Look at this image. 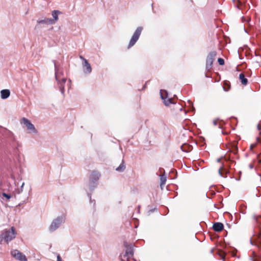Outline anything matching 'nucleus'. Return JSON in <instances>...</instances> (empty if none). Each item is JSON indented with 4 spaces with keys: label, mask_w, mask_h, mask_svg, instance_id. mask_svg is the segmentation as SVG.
<instances>
[{
    "label": "nucleus",
    "mask_w": 261,
    "mask_h": 261,
    "mask_svg": "<svg viewBox=\"0 0 261 261\" xmlns=\"http://www.w3.org/2000/svg\"><path fill=\"white\" fill-rule=\"evenodd\" d=\"M223 224L220 222L215 223L213 225V229L217 232L221 231L223 229Z\"/></svg>",
    "instance_id": "nucleus-14"
},
{
    "label": "nucleus",
    "mask_w": 261,
    "mask_h": 261,
    "mask_svg": "<svg viewBox=\"0 0 261 261\" xmlns=\"http://www.w3.org/2000/svg\"><path fill=\"white\" fill-rule=\"evenodd\" d=\"M182 151L185 152H189L192 150V147L187 144H184L180 147Z\"/></svg>",
    "instance_id": "nucleus-17"
},
{
    "label": "nucleus",
    "mask_w": 261,
    "mask_h": 261,
    "mask_svg": "<svg viewBox=\"0 0 261 261\" xmlns=\"http://www.w3.org/2000/svg\"><path fill=\"white\" fill-rule=\"evenodd\" d=\"M65 217L63 216L58 217L56 219H54L51 222L49 230L50 232H53L58 228L62 223L65 222Z\"/></svg>",
    "instance_id": "nucleus-3"
},
{
    "label": "nucleus",
    "mask_w": 261,
    "mask_h": 261,
    "mask_svg": "<svg viewBox=\"0 0 261 261\" xmlns=\"http://www.w3.org/2000/svg\"><path fill=\"white\" fill-rule=\"evenodd\" d=\"M249 167L250 169H252L253 168V165L252 164H250Z\"/></svg>",
    "instance_id": "nucleus-33"
},
{
    "label": "nucleus",
    "mask_w": 261,
    "mask_h": 261,
    "mask_svg": "<svg viewBox=\"0 0 261 261\" xmlns=\"http://www.w3.org/2000/svg\"><path fill=\"white\" fill-rule=\"evenodd\" d=\"M256 221H257V222L258 223H260V224H261V217H260V216H259V217L256 219Z\"/></svg>",
    "instance_id": "nucleus-26"
},
{
    "label": "nucleus",
    "mask_w": 261,
    "mask_h": 261,
    "mask_svg": "<svg viewBox=\"0 0 261 261\" xmlns=\"http://www.w3.org/2000/svg\"><path fill=\"white\" fill-rule=\"evenodd\" d=\"M218 62L220 65H223L224 64V60L222 58H219Z\"/></svg>",
    "instance_id": "nucleus-24"
},
{
    "label": "nucleus",
    "mask_w": 261,
    "mask_h": 261,
    "mask_svg": "<svg viewBox=\"0 0 261 261\" xmlns=\"http://www.w3.org/2000/svg\"><path fill=\"white\" fill-rule=\"evenodd\" d=\"M160 180H161V184L160 186L162 187V186L166 184V176L165 174H162L160 175Z\"/></svg>",
    "instance_id": "nucleus-20"
},
{
    "label": "nucleus",
    "mask_w": 261,
    "mask_h": 261,
    "mask_svg": "<svg viewBox=\"0 0 261 261\" xmlns=\"http://www.w3.org/2000/svg\"><path fill=\"white\" fill-rule=\"evenodd\" d=\"M38 24H54V21L51 18L45 17L43 19H39L37 21Z\"/></svg>",
    "instance_id": "nucleus-13"
},
{
    "label": "nucleus",
    "mask_w": 261,
    "mask_h": 261,
    "mask_svg": "<svg viewBox=\"0 0 261 261\" xmlns=\"http://www.w3.org/2000/svg\"><path fill=\"white\" fill-rule=\"evenodd\" d=\"M11 254L16 259L20 261H27L25 256L17 250L12 251Z\"/></svg>",
    "instance_id": "nucleus-8"
},
{
    "label": "nucleus",
    "mask_w": 261,
    "mask_h": 261,
    "mask_svg": "<svg viewBox=\"0 0 261 261\" xmlns=\"http://www.w3.org/2000/svg\"><path fill=\"white\" fill-rule=\"evenodd\" d=\"M2 195L4 197H6L7 199H9L11 197V195L10 194H7V193H3Z\"/></svg>",
    "instance_id": "nucleus-23"
},
{
    "label": "nucleus",
    "mask_w": 261,
    "mask_h": 261,
    "mask_svg": "<svg viewBox=\"0 0 261 261\" xmlns=\"http://www.w3.org/2000/svg\"><path fill=\"white\" fill-rule=\"evenodd\" d=\"M145 88V85H144V87H143V88L144 89V88Z\"/></svg>",
    "instance_id": "nucleus-39"
},
{
    "label": "nucleus",
    "mask_w": 261,
    "mask_h": 261,
    "mask_svg": "<svg viewBox=\"0 0 261 261\" xmlns=\"http://www.w3.org/2000/svg\"><path fill=\"white\" fill-rule=\"evenodd\" d=\"M213 124L214 125H215V126L217 125V124H218V121H217V120H214L213 121Z\"/></svg>",
    "instance_id": "nucleus-27"
},
{
    "label": "nucleus",
    "mask_w": 261,
    "mask_h": 261,
    "mask_svg": "<svg viewBox=\"0 0 261 261\" xmlns=\"http://www.w3.org/2000/svg\"><path fill=\"white\" fill-rule=\"evenodd\" d=\"M220 160H221V159H218L217 160V161H218V162H220Z\"/></svg>",
    "instance_id": "nucleus-37"
},
{
    "label": "nucleus",
    "mask_w": 261,
    "mask_h": 261,
    "mask_svg": "<svg viewBox=\"0 0 261 261\" xmlns=\"http://www.w3.org/2000/svg\"><path fill=\"white\" fill-rule=\"evenodd\" d=\"M256 140H257V142L258 143H261V139H260V138H259V137H257V138H256Z\"/></svg>",
    "instance_id": "nucleus-30"
},
{
    "label": "nucleus",
    "mask_w": 261,
    "mask_h": 261,
    "mask_svg": "<svg viewBox=\"0 0 261 261\" xmlns=\"http://www.w3.org/2000/svg\"><path fill=\"white\" fill-rule=\"evenodd\" d=\"M162 170H163V168H160L159 169V171L161 172H162Z\"/></svg>",
    "instance_id": "nucleus-34"
},
{
    "label": "nucleus",
    "mask_w": 261,
    "mask_h": 261,
    "mask_svg": "<svg viewBox=\"0 0 261 261\" xmlns=\"http://www.w3.org/2000/svg\"><path fill=\"white\" fill-rule=\"evenodd\" d=\"M93 201L94 202V204H95V200H93Z\"/></svg>",
    "instance_id": "nucleus-38"
},
{
    "label": "nucleus",
    "mask_w": 261,
    "mask_h": 261,
    "mask_svg": "<svg viewBox=\"0 0 261 261\" xmlns=\"http://www.w3.org/2000/svg\"><path fill=\"white\" fill-rule=\"evenodd\" d=\"M124 246L126 248L125 256H127L128 258L132 257L134 255L133 245L125 243Z\"/></svg>",
    "instance_id": "nucleus-10"
},
{
    "label": "nucleus",
    "mask_w": 261,
    "mask_h": 261,
    "mask_svg": "<svg viewBox=\"0 0 261 261\" xmlns=\"http://www.w3.org/2000/svg\"><path fill=\"white\" fill-rule=\"evenodd\" d=\"M10 92L9 90L4 89L1 91V96L2 99H6L9 97Z\"/></svg>",
    "instance_id": "nucleus-15"
},
{
    "label": "nucleus",
    "mask_w": 261,
    "mask_h": 261,
    "mask_svg": "<svg viewBox=\"0 0 261 261\" xmlns=\"http://www.w3.org/2000/svg\"><path fill=\"white\" fill-rule=\"evenodd\" d=\"M57 261H62V258H61V257L60 255H58L57 256Z\"/></svg>",
    "instance_id": "nucleus-29"
},
{
    "label": "nucleus",
    "mask_w": 261,
    "mask_h": 261,
    "mask_svg": "<svg viewBox=\"0 0 261 261\" xmlns=\"http://www.w3.org/2000/svg\"><path fill=\"white\" fill-rule=\"evenodd\" d=\"M83 71L86 74H90L92 71L90 64L87 60H85V63L83 64Z\"/></svg>",
    "instance_id": "nucleus-12"
},
{
    "label": "nucleus",
    "mask_w": 261,
    "mask_h": 261,
    "mask_svg": "<svg viewBox=\"0 0 261 261\" xmlns=\"http://www.w3.org/2000/svg\"><path fill=\"white\" fill-rule=\"evenodd\" d=\"M125 166L124 164V162L123 161H122V163L119 165V166L117 168H116V170L118 172H123L125 170Z\"/></svg>",
    "instance_id": "nucleus-19"
},
{
    "label": "nucleus",
    "mask_w": 261,
    "mask_h": 261,
    "mask_svg": "<svg viewBox=\"0 0 261 261\" xmlns=\"http://www.w3.org/2000/svg\"><path fill=\"white\" fill-rule=\"evenodd\" d=\"M55 76L56 79L57 81L61 93L64 95L65 90H64V84L66 81V79L65 77H62L63 73L61 71H60L57 68L56 64L55 63Z\"/></svg>",
    "instance_id": "nucleus-2"
},
{
    "label": "nucleus",
    "mask_w": 261,
    "mask_h": 261,
    "mask_svg": "<svg viewBox=\"0 0 261 261\" xmlns=\"http://www.w3.org/2000/svg\"><path fill=\"white\" fill-rule=\"evenodd\" d=\"M90 197V202H92L93 201L91 199V196H89Z\"/></svg>",
    "instance_id": "nucleus-35"
},
{
    "label": "nucleus",
    "mask_w": 261,
    "mask_h": 261,
    "mask_svg": "<svg viewBox=\"0 0 261 261\" xmlns=\"http://www.w3.org/2000/svg\"><path fill=\"white\" fill-rule=\"evenodd\" d=\"M256 145V144H253L250 145V149H253L254 147H255Z\"/></svg>",
    "instance_id": "nucleus-28"
},
{
    "label": "nucleus",
    "mask_w": 261,
    "mask_h": 261,
    "mask_svg": "<svg viewBox=\"0 0 261 261\" xmlns=\"http://www.w3.org/2000/svg\"><path fill=\"white\" fill-rule=\"evenodd\" d=\"M239 79L243 85H246L248 83V80L245 77L243 73H241L239 75Z\"/></svg>",
    "instance_id": "nucleus-18"
},
{
    "label": "nucleus",
    "mask_w": 261,
    "mask_h": 261,
    "mask_svg": "<svg viewBox=\"0 0 261 261\" xmlns=\"http://www.w3.org/2000/svg\"><path fill=\"white\" fill-rule=\"evenodd\" d=\"M100 174L98 172L93 171L90 177L89 188L90 190H92L96 186L95 182L99 179Z\"/></svg>",
    "instance_id": "nucleus-7"
},
{
    "label": "nucleus",
    "mask_w": 261,
    "mask_h": 261,
    "mask_svg": "<svg viewBox=\"0 0 261 261\" xmlns=\"http://www.w3.org/2000/svg\"><path fill=\"white\" fill-rule=\"evenodd\" d=\"M0 134H2L3 135H6L8 137L10 138V139L13 141H15V139L14 138L13 134L9 130H7L6 128H4L0 126Z\"/></svg>",
    "instance_id": "nucleus-11"
},
{
    "label": "nucleus",
    "mask_w": 261,
    "mask_h": 261,
    "mask_svg": "<svg viewBox=\"0 0 261 261\" xmlns=\"http://www.w3.org/2000/svg\"><path fill=\"white\" fill-rule=\"evenodd\" d=\"M234 154H236L238 151V148L236 146L233 147L232 150H230Z\"/></svg>",
    "instance_id": "nucleus-25"
},
{
    "label": "nucleus",
    "mask_w": 261,
    "mask_h": 261,
    "mask_svg": "<svg viewBox=\"0 0 261 261\" xmlns=\"http://www.w3.org/2000/svg\"><path fill=\"white\" fill-rule=\"evenodd\" d=\"M22 124L24 125L27 129L30 131V133L34 134L37 133V130L35 128L34 125L31 122V121L24 117L22 118L20 121Z\"/></svg>",
    "instance_id": "nucleus-6"
},
{
    "label": "nucleus",
    "mask_w": 261,
    "mask_h": 261,
    "mask_svg": "<svg viewBox=\"0 0 261 261\" xmlns=\"http://www.w3.org/2000/svg\"><path fill=\"white\" fill-rule=\"evenodd\" d=\"M160 95L161 98L164 100V103L166 106H168L173 103L171 98H167V92L166 91L161 90L160 91Z\"/></svg>",
    "instance_id": "nucleus-9"
},
{
    "label": "nucleus",
    "mask_w": 261,
    "mask_h": 261,
    "mask_svg": "<svg viewBox=\"0 0 261 261\" xmlns=\"http://www.w3.org/2000/svg\"><path fill=\"white\" fill-rule=\"evenodd\" d=\"M257 129H258V130L261 129V125H259V124H258V125H257Z\"/></svg>",
    "instance_id": "nucleus-31"
},
{
    "label": "nucleus",
    "mask_w": 261,
    "mask_h": 261,
    "mask_svg": "<svg viewBox=\"0 0 261 261\" xmlns=\"http://www.w3.org/2000/svg\"><path fill=\"white\" fill-rule=\"evenodd\" d=\"M143 30V27H139L137 28L135 32H134L133 36L132 37L128 45V48H130L134 46L136 42L139 38V37L141 34V32Z\"/></svg>",
    "instance_id": "nucleus-4"
},
{
    "label": "nucleus",
    "mask_w": 261,
    "mask_h": 261,
    "mask_svg": "<svg viewBox=\"0 0 261 261\" xmlns=\"http://www.w3.org/2000/svg\"><path fill=\"white\" fill-rule=\"evenodd\" d=\"M257 243L256 244V245L258 247H261V234H260L259 237H258V240L257 242Z\"/></svg>",
    "instance_id": "nucleus-22"
},
{
    "label": "nucleus",
    "mask_w": 261,
    "mask_h": 261,
    "mask_svg": "<svg viewBox=\"0 0 261 261\" xmlns=\"http://www.w3.org/2000/svg\"><path fill=\"white\" fill-rule=\"evenodd\" d=\"M61 12L58 10H54L52 12L51 15L54 18V19H52V20L54 21V24H55L58 20V15Z\"/></svg>",
    "instance_id": "nucleus-16"
},
{
    "label": "nucleus",
    "mask_w": 261,
    "mask_h": 261,
    "mask_svg": "<svg viewBox=\"0 0 261 261\" xmlns=\"http://www.w3.org/2000/svg\"><path fill=\"white\" fill-rule=\"evenodd\" d=\"M224 90H225V91H228V90H229L228 89H226L225 88H224Z\"/></svg>",
    "instance_id": "nucleus-36"
},
{
    "label": "nucleus",
    "mask_w": 261,
    "mask_h": 261,
    "mask_svg": "<svg viewBox=\"0 0 261 261\" xmlns=\"http://www.w3.org/2000/svg\"><path fill=\"white\" fill-rule=\"evenodd\" d=\"M16 235V231L14 227L3 230L0 235V243H2L3 241L8 243L15 238Z\"/></svg>",
    "instance_id": "nucleus-1"
},
{
    "label": "nucleus",
    "mask_w": 261,
    "mask_h": 261,
    "mask_svg": "<svg viewBox=\"0 0 261 261\" xmlns=\"http://www.w3.org/2000/svg\"><path fill=\"white\" fill-rule=\"evenodd\" d=\"M225 171L224 168L222 167L219 170V173L221 176H224L223 171Z\"/></svg>",
    "instance_id": "nucleus-21"
},
{
    "label": "nucleus",
    "mask_w": 261,
    "mask_h": 261,
    "mask_svg": "<svg viewBox=\"0 0 261 261\" xmlns=\"http://www.w3.org/2000/svg\"><path fill=\"white\" fill-rule=\"evenodd\" d=\"M216 55L217 53L215 51H211L208 54L206 61V69L207 70H210L212 68L213 63Z\"/></svg>",
    "instance_id": "nucleus-5"
},
{
    "label": "nucleus",
    "mask_w": 261,
    "mask_h": 261,
    "mask_svg": "<svg viewBox=\"0 0 261 261\" xmlns=\"http://www.w3.org/2000/svg\"><path fill=\"white\" fill-rule=\"evenodd\" d=\"M80 59H82L84 61V63H85V60H86L85 58H84L82 56L80 57Z\"/></svg>",
    "instance_id": "nucleus-32"
}]
</instances>
